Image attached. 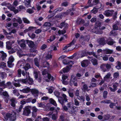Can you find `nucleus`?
Listing matches in <instances>:
<instances>
[{"label": "nucleus", "instance_id": "obj_8", "mask_svg": "<svg viewBox=\"0 0 121 121\" xmlns=\"http://www.w3.org/2000/svg\"><path fill=\"white\" fill-rule=\"evenodd\" d=\"M14 59L12 56H10L9 59V60L7 62L8 66L9 68H12L14 65L12 62L13 61Z\"/></svg>", "mask_w": 121, "mask_h": 121}, {"label": "nucleus", "instance_id": "obj_62", "mask_svg": "<svg viewBox=\"0 0 121 121\" xmlns=\"http://www.w3.org/2000/svg\"><path fill=\"white\" fill-rule=\"evenodd\" d=\"M114 30H117L118 29V27L117 24H114L112 26Z\"/></svg>", "mask_w": 121, "mask_h": 121}, {"label": "nucleus", "instance_id": "obj_57", "mask_svg": "<svg viewBox=\"0 0 121 121\" xmlns=\"http://www.w3.org/2000/svg\"><path fill=\"white\" fill-rule=\"evenodd\" d=\"M76 40L75 39H73L71 42L69 44H68L69 46H70L72 45H74L76 43Z\"/></svg>", "mask_w": 121, "mask_h": 121}, {"label": "nucleus", "instance_id": "obj_38", "mask_svg": "<svg viewBox=\"0 0 121 121\" xmlns=\"http://www.w3.org/2000/svg\"><path fill=\"white\" fill-rule=\"evenodd\" d=\"M74 104L76 106H79L80 105V102L76 98H74Z\"/></svg>", "mask_w": 121, "mask_h": 121}, {"label": "nucleus", "instance_id": "obj_44", "mask_svg": "<svg viewBox=\"0 0 121 121\" xmlns=\"http://www.w3.org/2000/svg\"><path fill=\"white\" fill-rule=\"evenodd\" d=\"M2 94L4 96L6 97V98L7 99H9V96L7 92L6 91L4 92H3Z\"/></svg>", "mask_w": 121, "mask_h": 121}, {"label": "nucleus", "instance_id": "obj_18", "mask_svg": "<svg viewBox=\"0 0 121 121\" xmlns=\"http://www.w3.org/2000/svg\"><path fill=\"white\" fill-rule=\"evenodd\" d=\"M20 104L21 105H20L18 110H17L18 112H20L21 111L22 109V108L23 105L25 104L26 102L23 100H22L20 102Z\"/></svg>", "mask_w": 121, "mask_h": 121}, {"label": "nucleus", "instance_id": "obj_32", "mask_svg": "<svg viewBox=\"0 0 121 121\" xmlns=\"http://www.w3.org/2000/svg\"><path fill=\"white\" fill-rule=\"evenodd\" d=\"M34 63L35 65L38 67L39 66V61L37 58H35L34 60Z\"/></svg>", "mask_w": 121, "mask_h": 121}, {"label": "nucleus", "instance_id": "obj_15", "mask_svg": "<svg viewBox=\"0 0 121 121\" xmlns=\"http://www.w3.org/2000/svg\"><path fill=\"white\" fill-rule=\"evenodd\" d=\"M106 42L108 45H113V44L115 43L113 40L111 39L110 38H109L105 41Z\"/></svg>", "mask_w": 121, "mask_h": 121}, {"label": "nucleus", "instance_id": "obj_46", "mask_svg": "<svg viewBox=\"0 0 121 121\" xmlns=\"http://www.w3.org/2000/svg\"><path fill=\"white\" fill-rule=\"evenodd\" d=\"M119 84L117 82H115L112 85V87L116 91L117 89V87L118 86Z\"/></svg>", "mask_w": 121, "mask_h": 121}, {"label": "nucleus", "instance_id": "obj_36", "mask_svg": "<svg viewBox=\"0 0 121 121\" xmlns=\"http://www.w3.org/2000/svg\"><path fill=\"white\" fill-rule=\"evenodd\" d=\"M49 101L52 104L55 106H57V105L56 101L53 99L52 98L50 99L49 100Z\"/></svg>", "mask_w": 121, "mask_h": 121}, {"label": "nucleus", "instance_id": "obj_43", "mask_svg": "<svg viewBox=\"0 0 121 121\" xmlns=\"http://www.w3.org/2000/svg\"><path fill=\"white\" fill-rule=\"evenodd\" d=\"M54 95L57 97L58 99L60 97H59V95H60V92L57 91H55L54 92Z\"/></svg>", "mask_w": 121, "mask_h": 121}, {"label": "nucleus", "instance_id": "obj_1", "mask_svg": "<svg viewBox=\"0 0 121 121\" xmlns=\"http://www.w3.org/2000/svg\"><path fill=\"white\" fill-rule=\"evenodd\" d=\"M42 74L44 76L43 79L47 82H49L50 80L53 81L54 80V77L52 76L51 74L48 73L46 69H44L42 72Z\"/></svg>", "mask_w": 121, "mask_h": 121}, {"label": "nucleus", "instance_id": "obj_47", "mask_svg": "<svg viewBox=\"0 0 121 121\" xmlns=\"http://www.w3.org/2000/svg\"><path fill=\"white\" fill-rule=\"evenodd\" d=\"M70 91V90L69 89L68 91V92L69 94V96L71 98H73L74 96V94L73 92H71Z\"/></svg>", "mask_w": 121, "mask_h": 121}, {"label": "nucleus", "instance_id": "obj_37", "mask_svg": "<svg viewBox=\"0 0 121 121\" xmlns=\"http://www.w3.org/2000/svg\"><path fill=\"white\" fill-rule=\"evenodd\" d=\"M26 71L28 70L30 68V65L28 63L26 64V65L25 66H23V67Z\"/></svg>", "mask_w": 121, "mask_h": 121}, {"label": "nucleus", "instance_id": "obj_4", "mask_svg": "<svg viewBox=\"0 0 121 121\" xmlns=\"http://www.w3.org/2000/svg\"><path fill=\"white\" fill-rule=\"evenodd\" d=\"M16 113L13 112L12 113H7L6 115L7 117L10 118V120L11 121H13L16 119Z\"/></svg>", "mask_w": 121, "mask_h": 121}, {"label": "nucleus", "instance_id": "obj_24", "mask_svg": "<svg viewBox=\"0 0 121 121\" xmlns=\"http://www.w3.org/2000/svg\"><path fill=\"white\" fill-rule=\"evenodd\" d=\"M85 21L84 20L81 18H78L77 20V24L80 25L84 23Z\"/></svg>", "mask_w": 121, "mask_h": 121}, {"label": "nucleus", "instance_id": "obj_40", "mask_svg": "<svg viewBox=\"0 0 121 121\" xmlns=\"http://www.w3.org/2000/svg\"><path fill=\"white\" fill-rule=\"evenodd\" d=\"M56 38V36L55 35H52L51 36L50 38L48 40H49L50 42L53 41Z\"/></svg>", "mask_w": 121, "mask_h": 121}, {"label": "nucleus", "instance_id": "obj_55", "mask_svg": "<svg viewBox=\"0 0 121 121\" xmlns=\"http://www.w3.org/2000/svg\"><path fill=\"white\" fill-rule=\"evenodd\" d=\"M51 25V24L48 22H45L44 25L43 26L45 27H50Z\"/></svg>", "mask_w": 121, "mask_h": 121}, {"label": "nucleus", "instance_id": "obj_61", "mask_svg": "<svg viewBox=\"0 0 121 121\" xmlns=\"http://www.w3.org/2000/svg\"><path fill=\"white\" fill-rule=\"evenodd\" d=\"M18 83H15L13 82H12V84L13 85H14L15 86L17 87H19L21 86L19 82H18Z\"/></svg>", "mask_w": 121, "mask_h": 121}, {"label": "nucleus", "instance_id": "obj_11", "mask_svg": "<svg viewBox=\"0 0 121 121\" xmlns=\"http://www.w3.org/2000/svg\"><path fill=\"white\" fill-rule=\"evenodd\" d=\"M31 92L35 98L38 96L39 91L37 90L35 88L31 89Z\"/></svg>", "mask_w": 121, "mask_h": 121}, {"label": "nucleus", "instance_id": "obj_49", "mask_svg": "<svg viewBox=\"0 0 121 121\" xmlns=\"http://www.w3.org/2000/svg\"><path fill=\"white\" fill-rule=\"evenodd\" d=\"M52 56L51 54H48L46 56L45 58L46 60L51 59L52 58Z\"/></svg>", "mask_w": 121, "mask_h": 121}, {"label": "nucleus", "instance_id": "obj_51", "mask_svg": "<svg viewBox=\"0 0 121 121\" xmlns=\"http://www.w3.org/2000/svg\"><path fill=\"white\" fill-rule=\"evenodd\" d=\"M69 4L68 3L67 1L63 2L61 4V5L63 6L66 7Z\"/></svg>", "mask_w": 121, "mask_h": 121}, {"label": "nucleus", "instance_id": "obj_59", "mask_svg": "<svg viewBox=\"0 0 121 121\" xmlns=\"http://www.w3.org/2000/svg\"><path fill=\"white\" fill-rule=\"evenodd\" d=\"M38 104L39 105V106L40 107H42L44 108L45 107V105L43 104L42 103H38Z\"/></svg>", "mask_w": 121, "mask_h": 121}, {"label": "nucleus", "instance_id": "obj_53", "mask_svg": "<svg viewBox=\"0 0 121 121\" xmlns=\"http://www.w3.org/2000/svg\"><path fill=\"white\" fill-rule=\"evenodd\" d=\"M90 39V36L88 35L85 36L83 37V40L86 41H88Z\"/></svg>", "mask_w": 121, "mask_h": 121}, {"label": "nucleus", "instance_id": "obj_19", "mask_svg": "<svg viewBox=\"0 0 121 121\" xmlns=\"http://www.w3.org/2000/svg\"><path fill=\"white\" fill-rule=\"evenodd\" d=\"M10 100L11 102V105L13 107H15V104L17 103L16 99L13 98L10 99Z\"/></svg>", "mask_w": 121, "mask_h": 121}, {"label": "nucleus", "instance_id": "obj_14", "mask_svg": "<svg viewBox=\"0 0 121 121\" xmlns=\"http://www.w3.org/2000/svg\"><path fill=\"white\" fill-rule=\"evenodd\" d=\"M81 85L82 86V90H86L87 91H88L90 90V89H88V87L87 85L84 82H82Z\"/></svg>", "mask_w": 121, "mask_h": 121}, {"label": "nucleus", "instance_id": "obj_63", "mask_svg": "<svg viewBox=\"0 0 121 121\" xmlns=\"http://www.w3.org/2000/svg\"><path fill=\"white\" fill-rule=\"evenodd\" d=\"M108 94V92L107 91H104L103 93V96L104 98H106Z\"/></svg>", "mask_w": 121, "mask_h": 121}, {"label": "nucleus", "instance_id": "obj_41", "mask_svg": "<svg viewBox=\"0 0 121 121\" xmlns=\"http://www.w3.org/2000/svg\"><path fill=\"white\" fill-rule=\"evenodd\" d=\"M111 102V101L109 100H103L101 102L102 103L109 104Z\"/></svg>", "mask_w": 121, "mask_h": 121}, {"label": "nucleus", "instance_id": "obj_30", "mask_svg": "<svg viewBox=\"0 0 121 121\" xmlns=\"http://www.w3.org/2000/svg\"><path fill=\"white\" fill-rule=\"evenodd\" d=\"M49 64L47 61L44 62L43 63L41 66L42 67H46L49 66Z\"/></svg>", "mask_w": 121, "mask_h": 121}, {"label": "nucleus", "instance_id": "obj_31", "mask_svg": "<svg viewBox=\"0 0 121 121\" xmlns=\"http://www.w3.org/2000/svg\"><path fill=\"white\" fill-rule=\"evenodd\" d=\"M86 53L89 55H93V56L97 58L98 59L97 56L96 55L95 52H86Z\"/></svg>", "mask_w": 121, "mask_h": 121}, {"label": "nucleus", "instance_id": "obj_26", "mask_svg": "<svg viewBox=\"0 0 121 121\" xmlns=\"http://www.w3.org/2000/svg\"><path fill=\"white\" fill-rule=\"evenodd\" d=\"M0 74L1 78L2 79L6 78L7 76V74L5 72H1Z\"/></svg>", "mask_w": 121, "mask_h": 121}, {"label": "nucleus", "instance_id": "obj_34", "mask_svg": "<svg viewBox=\"0 0 121 121\" xmlns=\"http://www.w3.org/2000/svg\"><path fill=\"white\" fill-rule=\"evenodd\" d=\"M52 119L53 120H56L58 118L57 115V114H53L52 116Z\"/></svg>", "mask_w": 121, "mask_h": 121}, {"label": "nucleus", "instance_id": "obj_33", "mask_svg": "<svg viewBox=\"0 0 121 121\" xmlns=\"http://www.w3.org/2000/svg\"><path fill=\"white\" fill-rule=\"evenodd\" d=\"M78 98L80 101H82L83 102L85 101V98L83 95L79 96L78 97Z\"/></svg>", "mask_w": 121, "mask_h": 121}, {"label": "nucleus", "instance_id": "obj_10", "mask_svg": "<svg viewBox=\"0 0 121 121\" xmlns=\"http://www.w3.org/2000/svg\"><path fill=\"white\" fill-rule=\"evenodd\" d=\"M31 52L37 53V51L36 50V45L31 40Z\"/></svg>", "mask_w": 121, "mask_h": 121}, {"label": "nucleus", "instance_id": "obj_23", "mask_svg": "<svg viewBox=\"0 0 121 121\" xmlns=\"http://www.w3.org/2000/svg\"><path fill=\"white\" fill-rule=\"evenodd\" d=\"M30 91V89L28 87H27L26 88H24L22 90H20V91L21 92L24 93H28Z\"/></svg>", "mask_w": 121, "mask_h": 121}, {"label": "nucleus", "instance_id": "obj_64", "mask_svg": "<svg viewBox=\"0 0 121 121\" xmlns=\"http://www.w3.org/2000/svg\"><path fill=\"white\" fill-rule=\"evenodd\" d=\"M119 76V74L118 73L115 72L114 74L113 77L114 78H117Z\"/></svg>", "mask_w": 121, "mask_h": 121}, {"label": "nucleus", "instance_id": "obj_42", "mask_svg": "<svg viewBox=\"0 0 121 121\" xmlns=\"http://www.w3.org/2000/svg\"><path fill=\"white\" fill-rule=\"evenodd\" d=\"M69 70L70 68L68 66H67L63 69V71L64 73L67 72L69 71Z\"/></svg>", "mask_w": 121, "mask_h": 121}, {"label": "nucleus", "instance_id": "obj_29", "mask_svg": "<svg viewBox=\"0 0 121 121\" xmlns=\"http://www.w3.org/2000/svg\"><path fill=\"white\" fill-rule=\"evenodd\" d=\"M111 74L110 73H107V74L104 77V81H107L110 77Z\"/></svg>", "mask_w": 121, "mask_h": 121}, {"label": "nucleus", "instance_id": "obj_45", "mask_svg": "<svg viewBox=\"0 0 121 121\" xmlns=\"http://www.w3.org/2000/svg\"><path fill=\"white\" fill-rule=\"evenodd\" d=\"M25 41L24 39H22L21 40H17V42L18 44L19 45L21 44H22L24 43H25Z\"/></svg>", "mask_w": 121, "mask_h": 121}, {"label": "nucleus", "instance_id": "obj_17", "mask_svg": "<svg viewBox=\"0 0 121 121\" xmlns=\"http://www.w3.org/2000/svg\"><path fill=\"white\" fill-rule=\"evenodd\" d=\"M33 111L32 112V116L35 118L36 115V112L38 109L35 107H34L32 108Z\"/></svg>", "mask_w": 121, "mask_h": 121}, {"label": "nucleus", "instance_id": "obj_27", "mask_svg": "<svg viewBox=\"0 0 121 121\" xmlns=\"http://www.w3.org/2000/svg\"><path fill=\"white\" fill-rule=\"evenodd\" d=\"M12 83L10 82H8L5 85V88L8 87L9 88H12Z\"/></svg>", "mask_w": 121, "mask_h": 121}, {"label": "nucleus", "instance_id": "obj_50", "mask_svg": "<svg viewBox=\"0 0 121 121\" xmlns=\"http://www.w3.org/2000/svg\"><path fill=\"white\" fill-rule=\"evenodd\" d=\"M117 65L116 66V67L118 69H121V63L119 61H117Z\"/></svg>", "mask_w": 121, "mask_h": 121}, {"label": "nucleus", "instance_id": "obj_12", "mask_svg": "<svg viewBox=\"0 0 121 121\" xmlns=\"http://www.w3.org/2000/svg\"><path fill=\"white\" fill-rule=\"evenodd\" d=\"M92 0H88V4H89L90 7H92L93 6L96 5L98 4L99 2L98 0H95L93 1L92 3L91 4Z\"/></svg>", "mask_w": 121, "mask_h": 121}, {"label": "nucleus", "instance_id": "obj_52", "mask_svg": "<svg viewBox=\"0 0 121 121\" xmlns=\"http://www.w3.org/2000/svg\"><path fill=\"white\" fill-rule=\"evenodd\" d=\"M63 9L60 7L58 8H57L56 9H55L54 10L53 12H55V13L57 12H60Z\"/></svg>", "mask_w": 121, "mask_h": 121}, {"label": "nucleus", "instance_id": "obj_3", "mask_svg": "<svg viewBox=\"0 0 121 121\" xmlns=\"http://www.w3.org/2000/svg\"><path fill=\"white\" fill-rule=\"evenodd\" d=\"M100 68L104 72L106 71L107 69H110L111 68V65L108 64H103L100 66Z\"/></svg>", "mask_w": 121, "mask_h": 121}, {"label": "nucleus", "instance_id": "obj_6", "mask_svg": "<svg viewBox=\"0 0 121 121\" xmlns=\"http://www.w3.org/2000/svg\"><path fill=\"white\" fill-rule=\"evenodd\" d=\"M67 103L66 106L65 105V103L64 105H62L63 107V109L65 111H67L68 110L71 109L72 108V103L70 102Z\"/></svg>", "mask_w": 121, "mask_h": 121}, {"label": "nucleus", "instance_id": "obj_21", "mask_svg": "<svg viewBox=\"0 0 121 121\" xmlns=\"http://www.w3.org/2000/svg\"><path fill=\"white\" fill-rule=\"evenodd\" d=\"M68 26V24L67 23H65V22H64L60 23L59 27L61 28H62L63 27H64L65 28H66Z\"/></svg>", "mask_w": 121, "mask_h": 121}, {"label": "nucleus", "instance_id": "obj_56", "mask_svg": "<svg viewBox=\"0 0 121 121\" xmlns=\"http://www.w3.org/2000/svg\"><path fill=\"white\" fill-rule=\"evenodd\" d=\"M7 56V54H6V53L4 52V53L2 54V55L1 56V58L2 60H4L6 58V57Z\"/></svg>", "mask_w": 121, "mask_h": 121}, {"label": "nucleus", "instance_id": "obj_25", "mask_svg": "<svg viewBox=\"0 0 121 121\" xmlns=\"http://www.w3.org/2000/svg\"><path fill=\"white\" fill-rule=\"evenodd\" d=\"M95 33L97 34H101L103 33V31L99 28H95Z\"/></svg>", "mask_w": 121, "mask_h": 121}, {"label": "nucleus", "instance_id": "obj_58", "mask_svg": "<svg viewBox=\"0 0 121 121\" xmlns=\"http://www.w3.org/2000/svg\"><path fill=\"white\" fill-rule=\"evenodd\" d=\"M23 20L25 23H29L30 22V21L26 18H23Z\"/></svg>", "mask_w": 121, "mask_h": 121}, {"label": "nucleus", "instance_id": "obj_54", "mask_svg": "<svg viewBox=\"0 0 121 121\" xmlns=\"http://www.w3.org/2000/svg\"><path fill=\"white\" fill-rule=\"evenodd\" d=\"M18 74L17 76L18 77H20L21 76L22 71L20 69H18L17 70Z\"/></svg>", "mask_w": 121, "mask_h": 121}, {"label": "nucleus", "instance_id": "obj_16", "mask_svg": "<svg viewBox=\"0 0 121 121\" xmlns=\"http://www.w3.org/2000/svg\"><path fill=\"white\" fill-rule=\"evenodd\" d=\"M104 52L106 54H114L113 50L108 49H106L104 50Z\"/></svg>", "mask_w": 121, "mask_h": 121}, {"label": "nucleus", "instance_id": "obj_28", "mask_svg": "<svg viewBox=\"0 0 121 121\" xmlns=\"http://www.w3.org/2000/svg\"><path fill=\"white\" fill-rule=\"evenodd\" d=\"M111 117V116L109 114H107L103 116V118L104 120H108Z\"/></svg>", "mask_w": 121, "mask_h": 121}, {"label": "nucleus", "instance_id": "obj_13", "mask_svg": "<svg viewBox=\"0 0 121 121\" xmlns=\"http://www.w3.org/2000/svg\"><path fill=\"white\" fill-rule=\"evenodd\" d=\"M89 63V61L88 60H83L81 62L82 66L83 67H87Z\"/></svg>", "mask_w": 121, "mask_h": 121}, {"label": "nucleus", "instance_id": "obj_20", "mask_svg": "<svg viewBox=\"0 0 121 121\" xmlns=\"http://www.w3.org/2000/svg\"><path fill=\"white\" fill-rule=\"evenodd\" d=\"M98 42L100 44L103 45H104L106 44V41L104 38H102L99 39Z\"/></svg>", "mask_w": 121, "mask_h": 121}, {"label": "nucleus", "instance_id": "obj_48", "mask_svg": "<svg viewBox=\"0 0 121 121\" xmlns=\"http://www.w3.org/2000/svg\"><path fill=\"white\" fill-rule=\"evenodd\" d=\"M59 121H66L65 120L64 116L61 115L60 116V118L59 119Z\"/></svg>", "mask_w": 121, "mask_h": 121}, {"label": "nucleus", "instance_id": "obj_35", "mask_svg": "<svg viewBox=\"0 0 121 121\" xmlns=\"http://www.w3.org/2000/svg\"><path fill=\"white\" fill-rule=\"evenodd\" d=\"M25 4L26 7H30V0H26L25 1Z\"/></svg>", "mask_w": 121, "mask_h": 121}, {"label": "nucleus", "instance_id": "obj_60", "mask_svg": "<svg viewBox=\"0 0 121 121\" xmlns=\"http://www.w3.org/2000/svg\"><path fill=\"white\" fill-rule=\"evenodd\" d=\"M10 51H8V52L9 54H12L13 53H14L16 51L15 50H14L13 48H12L11 49H10Z\"/></svg>", "mask_w": 121, "mask_h": 121}, {"label": "nucleus", "instance_id": "obj_5", "mask_svg": "<svg viewBox=\"0 0 121 121\" xmlns=\"http://www.w3.org/2000/svg\"><path fill=\"white\" fill-rule=\"evenodd\" d=\"M23 114L25 116H28L30 113V106H26L23 108Z\"/></svg>", "mask_w": 121, "mask_h": 121}, {"label": "nucleus", "instance_id": "obj_7", "mask_svg": "<svg viewBox=\"0 0 121 121\" xmlns=\"http://www.w3.org/2000/svg\"><path fill=\"white\" fill-rule=\"evenodd\" d=\"M70 80V85L71 86L72 85V84H74V86H77V81L76 78L73 75L71 76Z\"/></svg>", "mask_w": 121, "mask_h": 121}, {"label": "nucleus", "instance_id": "obj_22", "mask_svg": "<svg viewBox=\"0 0 121 121\" xmlns=\"http://www.w3.org/2000/svg\"><path fill=\"white\" fill-rule=\"evenodd\" d=\"M94 65H96L98 64L97 60L95 58H92L91 60Z\"/></svg>", "mask_w": 121, "mask_h": 121}, {"label": "nucleus", "instance_id": "obj_9", "mask_svg": "<svg viewBox=\"0 0 121 121\" xmlns=\"http://www.w3.org/2000/svg\"><path fill=\"white\" fill-rule=\"evenodd\" d=\"M114 12L113 10H108L105 11L104 13V14L107 17H108L111 16Z\"/></svg>", "mask_w": 121, "mask_h": 121}, {"label": "nucleus", "instance_id": "obj_39", "mask_svg": "<svg viewBox=\"0 0 121 121\" xmlns=\"http://www.w3.org/2000/svg\"><path fill=\"white\" fill-rule=\"evenodd\" d=\"M6 48L8 50H10L12 48L10 45V42L9 41H7L6 42Z\"/></svg>", "mask_w": 121, "mask_h": 121}, {"label": "nucleus", "instance_id": "obj_2", "mask_svg": "<svg viewBox=\"0 0 121 121\" xmlns=\"http://www.w3.org/2000/svg\"><path fill=\"white\" fill-rule=\"evenodd\" d=\"M61 95L63 98L61 97H59L58 99V101L62 105H64L65 102H68V100L67 98V96L66 95L63 93L61 94Z\"/></svg>", "mask_w": 121, "mask_h": 121}]
</instances>
